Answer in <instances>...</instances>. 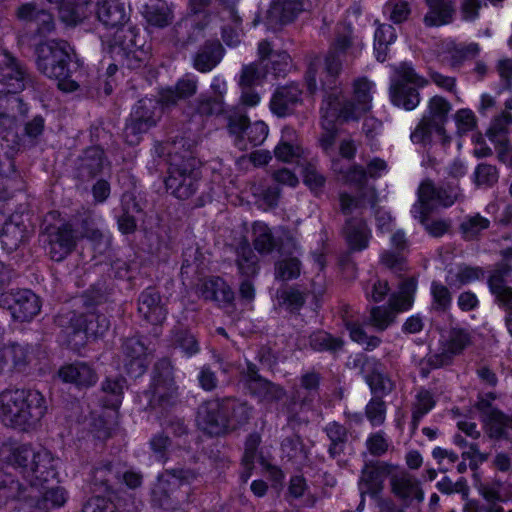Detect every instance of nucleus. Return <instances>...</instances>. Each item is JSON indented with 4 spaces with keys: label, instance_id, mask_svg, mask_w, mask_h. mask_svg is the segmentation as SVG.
<instances>
[{
    "label": "nucleus",
    "instance_id": "nucleus-1",
    "mask_svg": "<svg viewBox=\"0 0 512 512\" xmlns=\"http://www.w3.org/2000/svg\"><path fill=\"white\" fill-rule=\"evenodd\" d=\"M37 69L50 79L57 81V88L64 93H73L80 87L75 78L82 63L72 54L70 45L64 40H51L34 45Z\"/></svg>",
    "mask_w": 512,
    "mask_h": 512
},
{
    "label": "nucleus",
    "instance_id": "nucleus-2",
    "mask_svg": "<svg viewBox=\"0 0 512 512\" xmlns=\"http://www.w3.org/2000/svg\"><path fill=\"white\" fill-rule=\"evenodd\" d=\"M252 408L234 397L213 398L198 408L197 420L202 430L211 436H223L249 422Z\"/></svg>",
    "mask_w": 512,
    "mask_h": 512
},
{
    "label": "nucleus",
    "instance_id": "nucleus-3",
    "mask_svg": "<svg viewBox=\"0 0 512 512\" xmlns=\"http://www.w3.org/2000/svg\"><path fill=\"white\" fill-rule=\"evenodd\" d=\"M60 459L49 450H34V511L36 509H59L68 500V493L60 485Z\"/></svg>",
    "mask_w": 512,
    "mask_h": 512
},
{
    "label": "nucleus",
    "instance_id": "nucleus-4",
    "mask_svg": "<svg viewBox=\"0 0 512 512\" xmlns=\"http://www.w3.org/2000/svg\"><path fill=\"white\" fill-rule=\"evenodd\" d=\"M146 38L141 29L132 24H121L116 27L110 44L111 57L123 68L136 70L141 68L148 59L149 48H145Z\"/></svg>",
    "mask_w": 512,
    "mask_h": 512
},
{
    "label": "nucleus",
    "instance_id": "nucleus-5",
    "mask_svg": "<svg viewBox=\"0 0 512 512\" xmlns=\"http://www.w3.org/2000/svg\"><path fill=\"white\" fill-rule=\"evenodd\" d=\"M201 178V163L196 157L174 155L170 159L164 184L173 197L186 200L197 192Z\"/></svg>",
    "mask_w": 512,
    "mask_h": 512
},
{
    "label": "nucleus",
    "instance_id": "nucleus-6",
    "mask_svg": "<svg viewBox=\"0 0 512 512\" xmlns=\"http://www.w3.org/2000/svg\"><path fill=\"white\" fill-rule=\"evenodd\" d=\"M155 94L145 95L151 107L159 116L171 112L180 102L193 97L197 92V78L193 74H185L174 85L157 86L153 89Z\"/></svg>",
    "mask_w": 512,
    "mask_h": 512
},
{
    "label": "nucleus",
    "instance_id": "nucleus-7",
    "mask_svg": "<svg viewBox=\"0 0 512 512\" xmlns=\"http://www.w3.org/2000/svg\"><path fill=\"white\" fill-rule=\"evenodd\" d=\"M45 250L54 262H62L77 247L79 233L73 223L65 220L59 224H48L43 230Z\"/></svg>",
    "mask_w": 512,
    "mask_h": 512
},
{
    "label": "nucleus",
    "instance_id": "nucleus-8",
    "mask_svg": "<svg viewBox=\"0 0 512 512\" xmlns=\"http://www.w3.org/2000/svg\"><path fill=\"white\" fill-rule=\"evenodd\" d=\"M352 368L358 369L364 382L369 388L371 397L384 399L395 388V383L387 372L384 371L381 362L375 358H369L365 354H357L352 360Z\"/></svg>",
    "mask_w": 512,
    "mask_h": 512
},
{
    "label": "nucleus",
    "instance_id": "nucleus-9",
    "mask_svg": "<svg viewBox=\"0 0 512 512\" xmlns=\"http://www.w3.org/2000/svg\"><path fill=\"white\" fill-rule=\"evenodd\" d=\"M150 102H147L144 97L140 98L132 107L129 116L126 119L123 129V138L129 146L138 145L143 135L150 129L155 127L161 120Z\"/></svg>",
    "mask_w": 512,
    "mask_h": 512
},
{
    "label": "nucleus",
    "instance_id": "nucleus-10",
    "mask_svg": "<svg viewBox=\"0 0 512 512\" xmlns=\"http://www.w3.org/2000/svg\"><path fill=\"white\" fill-rule=\"evenodd\" d=\"M323 91L325 95L321 105L322 120L337 125L359 121L362 118L357 103L347 98L339 87Z\"/></svg>",
    "mask_w": 512,
    "mask_h": 512
},
{
    "label": "nucleus",
    "instance_id": "nucleus-11",
    "mask_svg": "<svg viewBox=\"0 0 512 512\" xmlns=\"http://www.w3.org/2000/svg\"><path fill=\"white\" fill-rule=\"evenodd\" d=\"M397 469V465L382 460H369L365 462L359 479V490L361 497L369 495L371 498H378L385 485L386 479Z\"/></svg>",
    "mask_w": 512,
    "mask_h": 512
},
{
    "label": "nucleus",
    "instance_id": "nucleus-12",
    "mask_svg": "<svg viewBox=\"0 0 512 512\" xmlns=\"http://www.w3.org/2000/svg\"><path fill=\"white\" fill-rule=\"evenodd\" d=\"M72 334L84 341L103 338L110 327V321L103 313L87 311L73 314L69 321Z\"/></svg>",
    "mask_w": 512,
    "mask_h": 512
},
{
    "label": "nucleus",
    "instance_id": "nucleus-13",
    "mask_svg": "<svg viewBox=\"0 0 512 512\" xmlns=\"http://www.w3.org/2000/svg\"><path fill=\"white\" fill-rule=\"evenodd\" d=\"M123 362L126 374L137 379L148 370L150 359L149 349L140 337L126 338L122 345Z\"/></svg>",
    "mask_w": 512,
    "mask_h": 512
},
{
    "label": "nucleus",
    "instance_id": "nucleus-14",
    "mask_svg": "<svg viewBox=\"0 0 512 512\" xmlns=\"http://www.w3.org/2000/svg\"><path fill=\"white\" fill-rule=\"evenodd\" d=\"M252 245L260 255L266 256L273 252L286 254V245L294 244V239L288 234L275 235L267 223L255 221L252 225Z\"/></svg>",
    "mask_w": 512,
    "mask_h": 512
},
{
    "label": "nucleus",
    "instance_id": "nucleus-15",
    "mask_svg": "<svg viewBox=\"0 0 512 512\" xmlns=\"http://www.w3.org/2000/svg\"><path fill=\"white\" fill-rule=\"evenodd\" d=\"M175 387L173 366L168 358L159 359L153 366L148 393L150 402L159 404L166 402Z\"/></svg>",
    "mask_w": 512,
    "mask_h": 512
},
{
    "label": "nucleus",
    "instance_id": "nucleus-16",
    "mask_svg": "<svg viewBox=\"0 0 512 512\" xmlns=\"http://www.w3.org/2000/svg\"><path fill=\"white\" fill-rule=\"evenodd\" d=\"M511 274L512 266L507 262H500L487 278L489 292L505 315L512 312V287L507 285V278Z\"/></svg>",
    "mask_w": 512,
    "mask_h": 512
},
{
    "label": "nucleus",
    "instance_id": "nucleus-17",
    "mask_svg": "<svg viewBox=\"0 0 512 512\" xmlns=\"http://www.w3.org/2000/svg\"><path fill=\"white\" fill-rule=\"evenodd\" d=\"M137 311L146 324L162 325L167 318L168 309L156 287L148 286L138 296Z\"/></svg>",
    "mask_w": 512,
    "mask_h": 512
},
{
    "label": "nucleus",
    "instance_id": "nucleus-18",
    "mask_svg": "<svg viewBox=\"0 0 512 512\" xmlns=\"http://www.w3.org/2000/svg\"><path fill=\"white\" fill-rule=\"evenodd\" d=\"M28 397L26 391L19 389L0 394V417L5 424H20V419L29 411Z\"/></svg>",
    "mask_w": 512,
    "mask_h": 512
},
{
    "label": "nucleus",
    "instance_id": "nucleus-19",
    "mask_svg": "<svg viewBox=\"0 0 512 512\" xmlns=\"http://www.w3.org/2000/svg\"><path fill=\"white\" fill-rule=\"evenodd\" d=\"M179 495L176 482L160 474L150 491L151 505L164 511H177L181 507Z\"/></svg>",
    "mask_w": 512,
    "mask_h": 512
},
{
    "label": "nucleus",
    "instance_id": "nucleus-20",
    "mask_svg": "<svg viewBox=\"0 0 512 512\" xmlns=\"http://www.w3.org/2000/svg\"><path fill=\"white\" fill-rule=\"evenodd\" d=\"M302 102V90L297 84L290 83L276 88L269 108L273 115L285 118L293 114L295 107Z\"/></svg>",
    "mask_w": 512,
    "mask_h": 512
},
{
    "label": "nucleus",
    "instance_id": "nucleus-21",
    "mask_svg": "<svg viewBox=\"0 0 512 512\" xmlns=\"http://www.w3.org/2000/svg\"><path fill=\"white\" fill-rule=\"evenodd\" d=\"M126 386L127 381L123 376H106L101 382L97 395L99 406L118 413L124 399Z\"/></svg>",
    "mask_w": 512,
    "mask_h": 512
},
{
    "label": "nucleus",
    "instance_id": "nucleus-22",
    "mask_svg": "<svg viewBox=\"0 0 512 512\" xmlns=\"http://www.w3.org/2000/svg\"><path fill=\"white\" fill-rule=\"evenodd\" d=\"M93 10L97 20L105 28H116L129 21V12L126 11V0H97L93 3Z\"/></svg>",
    "mask_w": 512,
    "mask_h": 512
},
{
    "label": "nucleus",
    "instance_id": "nucleus-23",
    "mask_svg": "<svg viewBox=\"0 0 512 512\" xmlns=\"http://www.w3.org/2000/svg\"><path fill=\"white\" fill-rule=\"evenodd\" d=\"M200 293L204 300L214 302L219 308L230 307L235 301L233 289L221 276H210L204 280Z\"/></svg>",
    "mask_w": 512,
    "mask_h": 512
},
{
    "label": "nucleus",
    "instance_id": "nucleus-24",
    "mask_svg": "<svg viewBox=\"0 0 512 512\" xmlns=\"http://www.w3.org/2000/svg\"><path fill=\"white\" fill-rule=\"evenodd\" d=\"M104 149L100 145L86 147L78 157L76 170L81 178L93 179L108 165Z\"/></svg>",
    "mask_w": 512,
    "mask_h": 512
},
{
    "label": "nucleus",
    "instance_id": "nucleus-25",
    "mask_svg": "<svg viewBox=\"0 0 512 512\" xmlns=\"http://www.w3.org/2000/svg\"><path fill=\"white\" fill-rule=\"evenodd\" d=\"M343 236L351 252H362L369 247L372 231L364 218H347L343 226Z\"/></svg>",
    "mask_w": 512,
    "mask_h": 512
},
{
    "label": "nucleus",
    "instance_id": "nucleus-26",
    "mask_svg": "<svg viewBox=\"0 0 512 512\" xmlns=\"http://www.w3.org/2000/svg\"><path fill=\"white\" fill-rule=\"evenodd\" d=\"M56 4L61 21L67 26L75 27L88 19L93 11L92 0H47Z\"/></svg>",
    "mask_w": 512,
    "mask_h": 512
},
{
    "label": "nucleus",
    "instance_id": "nucleus-27",
    "mask_svg": "<svg viewBox=\"0 0 512 512\" xmlns=\"http://www.w3.org/2000/svg\"><path fill=\"white\" fill-rule=\"evenodd\" d=\"M57 374L62 382L73 384L77 388H89L98 380L96 371L86 362L80 361L62 365Z\"/></svg>",
    "mask_w": 512,
    "mask_h": 512
},
{
    "label": "nucleus",
    "instance_id": "nucleus-28",
    "mask_svg": "<svg viewBox=\"0 0 512 512\" xmlns=\"http://www.w3.org/2000/svg\"><path fill=\"white\" fill-rule=\"evenodd\" d=\"M427 12L423 24L428 28H439L451 24L456 13L453 0H424Z\"/></svg>",
    "mask_w": 512,
    "mask_h": 512
},
{
    "label": "nucleus",
    "instance_id": "nucleus-29",
    "mask_svg": "<svg viewBox=\"0 0 512 512\" xmlns=\"http://www.w3.org/2000/svg\"><path fill=\"white\" fill-rule=\"evenodd\" d=\"M442 52L448 57L452 68H460L465 62L476 58L481 47L477 42L461 43L452 37L446 38L441 45Z\"/></svg>",
    "mask_w": 512,
    "mask_h": 512
},
{
    "label": "nucleus",
    "instance_id": "nucleus-30",
    "mask_svg": "<svg viewBox=\"0 0 512 512\" xmlns=\"http://www.w3.org/2000/svg\"><path fill=\"white\" fill-rule=\"evenodd\" d=\"M302 11L301 0H272L266 18L270 25L286 26L293 23Z\"/></svg>",
    "mask_w": 512,
    "mask_h": 512
},
{
    "label": "nucleus",
    "instance_id": "nucleus-31",
    "mask_svg": "<svg viewBox=\"0 0 512 512\" xmlns=\"http://www.w3.org/2000/svg\"><path fill=\"white\" fill-rule=\"evenodd\" d=\"M170 346L186 359L195 357L201 351L200 342L192 329L183 324L175 325L169 334Z\"/></svg>",
    "mask_w": 512,
    "mask_h": 512
},
{
    "label": "nucleus",
    "instance_id": "nucleus-32",
    "mask_svg": "<svg viewBox=\"0 0 512 512\" xmlns=\"http://www.w3.org/2000/svg\"><path fill=\"white\" fill-rule=\"evenodd\" d=\"M225 50L219 40H207L193 57V67L201 73L212 71L222 60Z\"/></svg>",
    "mask_w": 512,
    "mask_h": 512
},
{
    "label": "nucleus",
    "instance_id": "nucleus-33",
    "mask_svg": "<svg viewBox=\"0 0 512 512\" xmlns=\"http://www.w3.org/2000/svg\"><path fill=\"white\" fill-rule=\"evenodd\" d=\"M308 346L314 353H327L336 356L342 351L345 342L339 337L324 329L312 331L307 338Z\"/></svg>",
    "mask_w": 512,
    "mask_h": 512
},
{
    "label": "nucleus",
    "instance_id": "nucleus-34",
    "mask_svg": "<svg viewBox=\"0 0 512 512\" xmlns=\"http://www.w3.org/2000/svg\"><path fill=\"white\" fill-rule=\"evenodd\" d=\"M472 344V338L470 333L462 327H454L450 330L449 338L446 341L445 348L442 354L435 355L438 363L435 367H441L447 358L451 360L454 356L461 355L467 347Z\"/></svg>",
    "mask_w": 512,
    "mask_h": 512
},
{
    "label": "nucleus",
    "instance_id": "nucleus-35",
    "mask_svg": "<svg viewBox=\"0 0 512 512\" xmlns=\"http://www.w3.org/2000/svg\"><path fill=\"white\" fill-rule=\"evenodd\" d=\"M418 289V279L410 276L403 279L398 286V293L390 299V305L397 312H407L413 308Z\"/></svg>",
    "mask_w": 512,
    "mask_h": 512
},
{
    "label": "nucleus",
    "instance_id": "nucleus-36",
    "mask_svg": "<svg viewBox=\"0 0 512 512\" xmlns=\"http://www.w3.org/2000/svg\"><path fill=\"white\" fill-rule=\"evenodd\" d=\"M236 265L240 275L254 277L258 274V259L247 238H242L236 247Z\"/></svg>",
    "mask_w": 512,
    "mask_h": 512
},
{
    "label": "nucleus",
    "instance_id": "nucleus-37",
    "mask_svg": "<svg viewBox=\"0 0 512 512\" xmlns=\"http://www.w3.org/2000/svg\"><path fill=\"white\" fill-rule=\"evenodd\" d=\"M114 464L112 461L106 460L94 466L90 474V483L93 492H103V496H116L111 475L113 473Z\"/></svg>",
    "mask_w": 512,
    "mask_h": 512
},
{
    "label": "nucleus",
    "instance_id": "nucleus-38",
    "mask_svg": "<svg viewBox=\"0 0 512 512\" xmlns=\"http://www.w3.org/2000/svg\"><path fill=\"white\" fill-rule=\"evenodd\" d=\"M420 89L412 86L391 84L390 101L398 108L405 111H413L418 107L421 100Z\"/></svg>",
    "mask_w": 512,
    "mask_h": 512
},
{
    "label": "nucleus",
    "instance_id": "nucleus-39",
    "mask_svg": "<svg viewBox=\"0 0 512 512\" xmlns=\"http://www.w3.org/2000/svg\"><path fill=\"white\" fill-rule=\"evenodd\" d=\"M331 170L338 175L341 180L348 185L364 186L368 179L367 170L359 163H353L345 168L341 165V159L334 157L331 159Z\"/></svg>",
    "mask_w": 512,
    "mask_h": 512
},
{
    "label": "nucleus",
    "instance_id": "nucleus-40",
    "mask_svg": "<svg viewBox=\"0 0 512 512\" xmlns=\"http://www.w3.org/2000/svg\"><path fill=\"white\" fill-rule=\"evenodd\" d=\"M282 256L274 264L275 279L282 282L298 279L303 266L301 260L293 256L291 251H286V254Z\"/></svg>",
    "mask_w": 512,
    "mask_h": 512
},
{
    "label": "nucleus",
    "instance_id": "nucleus-41",
    "mask_svg": "<svg viewBox=\"0 0 512 512\" xmlns=\"http://www.w3.org/2000/svg\"><path fill=\"white\" fill-rule=\"evenodd\" d=\"M249 122L250 118L245 112L235 110L227 116V132L240 150H246L245 133L249 128Z\"/></svg>",
    "mask_w": 512,
    "mask_h": 512
},
{
    "label": "nucleus",
    "instance_id": "nucleus-42",
    "mask_svg": "<svg viewBox=\"0 0 512 512\" xmlns=\"http://www.w3.org/2000/svg\"><path fill=\"white\" fill-rule=\"evenodd\" d=\"M144 18L150 26L164 28L172 22L173 12L165 1H151L145 6Z\"/></svg>",
    "mask_w": 512,
    "mask_h": 512
},
{
    "label": "nucleus",
    "instance_id": "nucleus-43",
    "mask_svg": "<svg viewBox=\"0 0 512 512\" xmlns=\"http://www.w3.org/2000/svg\"><path fill=\"white\" fill-rule=\"evenodd\" d=\"M353 98L351 100L357 103L361 116L370 112L372 109V88L374 83L367 77H359L353 81Z\"/></svg>",
    "mask_w": 512,
    "mask_h": 512
},
{
    "label": "nucleus",
    "instance_id": "nucleus-44",
    "mask_svg": "<svg viewBox=\"0 0 512 512\" xmlns=\"http://www.w3.org/2000/svg\"><path fill=\"white\" fill-rule=\"evenodd\" d=\"M508 126H512V112L502 111L495 116L487 130V137L492 143L508 145Z\"/></svg>",
    "mask_w": 512,
    "mask_h": 512
},
{
    "label": "nucleus",
    "instance_id": "nucleus-45",
    "mask_svg": "<svg viewBox=\"0 0 512 512\" xmlns=\"http://www.w3.org/2000/svg\"><path fill=\"white\" fill-rule=\"evenodd\" d=\"M430 310L438 314L446 313L452 306V294L447 286L439 280H433L430 286Z\"/></svg>",
    "mask_w": 512,
    "mask_h": 512
},
{
    "label": "nucleus",
    "instance_id": "nucleus-46",
    "mask_svg": "<svg viewBox=\"0 0 512 512\" xmlns=\"http://www.w3.org/2000/svg\"><path fill=\"white\" fill-rule=\"evenodd\" d=\"M172 439L165 431L157 432L151 436L148 445L155 462L166 464L170 460Z\"/></svg>",
    "mask_w": 512,
    "mask_h": 512
},
{
    "label": "nucleus",
    "instance_id": "nucleus-47",
    "mask_svg": "<svg viewBox=\"0 0 512 512\" xmlns=\"http://www.w3.org/2000/svg\"><path fill=\"white\" fill-rule=\"evenodd\" d=\"M246 388L253 397L265 401L279 400L283 394V389L280 385L275 384L264 377L247 384Z\"/></svg>",
    "mask_w": 512,
    "mask_h": 512
},
{
    "label": "nucleus",
    "instance_id": "nucleus-48",
    "mask_svg": "<svg viewBox=\"0 0 512 512\" xmlns=\"http://www.w3.org/2000/svg\"><path fill=\"white\" fill-rule=\"evenodd\" d=\"M342 72V62L335 52L328 51L324 57V79H321L322 90H333Z\"/></svg>",
    "mask_w": 512,
    "mask_h": 512
},
{
    "label": "nucleus",
    "instance_id": "nucleus-49",
    "mask_svg": "<svg viewBox=\"0 0 512 512\" xmlns=\"http://www.w3.org/2000/svg\"><path fill=\"white\" fill-rule=\"evenodd\" d=\"M279 301L288 313L298 315L306 304L307 293L301 291L297 286H291L280 292Z\"/></svg>",
    "mask_w": 512,
    "mask_h": 512
},
{
    "label": "nucleus",
    "instance_id": "nucleus-50",
    "mask_svg": "<svg viewBox=\"0 0 512 512\" xmlns=\"http://www.w3.org/2000/svg\"><path fill=\"white\" fill-rule=\"evenodd\" d=\"M490 227V220L480 213L465 217L459 225L464 240H476L481 233Z\"/></svg>",
    "mask_w": 512,
    "mask_h": 512
},
{
    "label": "nucleus",
    "instance_id": "nucleus-51",
    "mask_svg": "<svg viewBox=\"0 0 512 512\" xmlns=\"http://www.w3.org/2000/svg\"><path fill=\"white\" fill-rule=\"evenodd\" d=\"M481 422L490 437L500 439L505 436L507 414L499 408L493 409L490 413L481 418Z\"/></svg>",
    "mask_w": 512,
    "mask_h": 512
},
{
    "label": "nucleus",
    "instance_id": "nucleus-52",
    "mask_svg": "<svg viewBox=\"0 0 512 512\" xmlns=\"http://www.w3.org/2000/svg\"><path fill=\"white\" fill-rule=\"evenodd\" d=\"M80 237L89 240L96 252L102 253L107 248V243H104L103 233L96 227L94 220L90 216L81 219Z\"/></svg>",
    "mask_w": 512,
    "mask_h": 512
},
{
    "label": "nucleus",
    "instance_id": "nucleus-53",
    "mask_svg": "<svg viewBox=\"0 0 512 512\" xmlns=\"http://www.w3.org/2000/svg\"><path fill=\"white\" fill-rule=\"evenodd\" d=\"M82 303L88 311H95L96 307L107 301V286L105 281H97L89 286L82 295Z\"/></svg>",
    "mask_w": 512,
    "mask_h": 512
},
{
    "label": "nucleus",
    "instance_id": "nucleus-54",
    "mask_svg": "<svg viewBox=\"0 0 512 512\" xmlns=\"http://www.w3.org/2000/svg\"><path fill=\"white\" fill-rule=\"evenodd\" d=\"M392 84L424 88L428 81L418 74L411 63L404 62L397 71V77Z\"/></svg>",
    "mask_w": 512,
    "mask_h": 512
},
{
    "label": "nucleus",
    "instance_id": "nucleus-55",
    "mask_svg": "<svg viewBox=\"0 0 512 512\" xmlns=\"http://www.w3.org/2000/svg\"><path fill=\"white\" fill-rule=\"evenodd\" d=\"M114 496H91L83 505L82 512H130L122 509Z\"/></svg>",
    "mask_w": 512,
    "mask_h": 512
},
{
    "label": "nucleus",
    "instance_id": "nucleus-56",
    "mask_svg": "<svg viewBox=\"0 0 512 512\" xmlns=\"http://www.w3.org/2000/svg\"><path fill=\"white\" fill-rule=\"evenodd\" d=\"M392 493L401 499H408L414 495L418 500H423V491L418 484L405 477H394L391 479Z\"/></svg>",
    "mask_w": 512,
    "mask_h": 512
},
{
    "label": "nucleus",
    "instance_id": "nucleus-57",
    "mask_svg": "<svg viewBox=\"0 0 512 512\" xmlns=\"http://www.w3.org/2000/svg\"><path fill=\"white\" fill-rule=\"evenodd\" d=\"M116 422L111 415L105 411L99 414L91 413V428L98 439L107 440L112 436Z\"/></svg>",
    "mask_w": 512,
    "mask_h": 512
},
{
    "label": "nucleus",
    "instance_id": "nucleus-58",
    "mask_svg": "<svg viewBox=\"0 0 512 512\" xmlns=\"http://www.w3.org/2000/svg\"><path fill=\"white\" fill-rule=\"evenodd\" d=\"M303 153L304 151L301 145L291 141H285L283 139H281L274 148V155L276 159L283 163H292L295 160L302 158Z\"/></svg>",
    "mask_w": 512,
    "mask_h": 512
},
{
    "label": "nucleus",
    "instance_id": "nucleus-59",
    "mask_svg": "<svg viewBox=\"0 0 512 512\" xmlns=\"http://www.w3.org/2000/svg\"><path fill=\"white\" fill-rule=\"evenodd\" d=\"M301 176L303 184L312 192L317 193L326 185V177L317 170L313 163H306L302 170Z\"/></svg>",
    "mask_w": 512,
    "mask_h": 512
},
{
    "label": "nucleus",
    "instance_id": "nucleus-60",
    "mask_svg": "<svg viewBox=\"0 0 512 512\" xmlns=\"http://www.w3.org/2000/svg\"><path fill=\"white\" fill-rule=\"evenodd\" d=\"M387 406L384 399L371 397L365 406V416L372 427L381 426L386 419Z\"/></svg>",
    "mask_w": 512,
    "mask_h": 512
},
{
    "label": "nucleus",
    "instance_id": "nucleus-61",
    "mask_svg": "<svg viewBox=\"0 0 512 512\" xmlns=\"http://www.w3.org/2000/svg\"><path fill=\"white\" fill-rule=\"evenodd\" d=\"M499 179V171L496 166L479 163L474 171V182L478 187H493Z\"/></svg>",
    "mask_w": 512,
    "mask_h": 512
},
{
    "label": "nucleus",
    "instance_id": "nucleus-62",
    "mask_svg": "<svg viewBox=\"0 0 512 512\" xmlns=\"http://www.w3.org/2000/svg\"><path fill=\"white\" fill-rule=\"evenodd\" d=\"M394 309L385 305L374 306L370 310L371 324L379 331L386 330L395 321Z\"/></svg>",
    "mask_w": 512,
    "mask_h": 512
},
{
    "label": "nucleus",
    "instance_id": "nucleus-63",
    "mask_svg": "<svg viewBox=\"0 0 512 512\" xmlns=\"http://www.w3.org/2000/svg\"><path fill=\"white\" fill-rule=\"evenodd\" d=\"M0 133L6 141H16L23 135L30 134L29 125H17L15 120L9 116L0 117Z\"/></svg>",
    "mask_w": 512,
    "mask_h": 512
},
{
    "label": "nucleus",
    "instance_id": "nucleus-64",
    "mask_svg": "<svg viewBox=\"0 0 512 512\" xmlns=\"http://www.w3.org/2000/svg\"><path fill=\"white\" fill-rule=\"evenodd\" d=\"M111 271L116 279L134 283L139 267L135 261L116 259L111 263Z\"/></svg>",
    "mask_w": 512,
    "mask_h": 512
}]
</instances>
